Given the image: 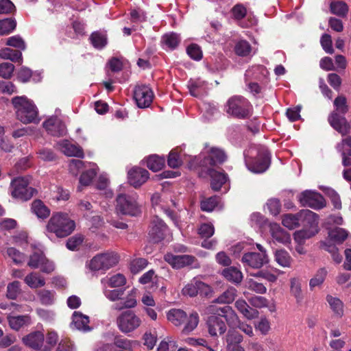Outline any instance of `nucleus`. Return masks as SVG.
Here are the masks:
<instances>
[{
	"label": "nucleus",
	"mask_w": 351,
	"mask_h": 351,
	"mask_svg": "<svg viewBox=\"0 0 351 351\" xmlns=\"http://www.w3.org/2000/svg\"><path fill=\"white\" fill-rule=\"evenodd\" d=\"M227 158L223 149L210 146L209 143H206L199 156L191 159L188 163V167L191 170H197L198 168H202L203 171L208 170L218 165H222L226 161Z\"/></svg>",
	"instance_id": "f257e3e1"
},
{
	"label": "nucleus",
	"mask_w": 351,
	"mask_h": 351,
	"mask_svg": "<svg viewBox=\"0 0 351 351\" xmlns=\"http://www.w3.org/2000/svg\"><path fill=\"white\" fill-rule=\"evenodd\" d=\"M17 119L23 123H38V110L34 104L25 96H16L12 99Z\"/></svg>",
	"instance_id": "f03ea898"
},
{
	"label": "nucleus",
	"mask_w": 351,
	"mask_h": 351,
	"mask_svg": "<svg viewBox=\"0 0 351 351\" xmlns=\"http://www.w3.org/2000/svg\"><path fill=\"white\" fill-rule=\"evenodd\" d=\"M224 111L234 119H246L251 117L252 108L247 99L241 95H234L226 101Z\"/></svg>",
	"instance_id": "7ed1b4c3"
},
{
	"label": "nucleus",
	"mask_w": 351,
	"mask_h": 351,
	"mask_svg": "<svg viewBox=\"0 0 351 351\" xmlns=\"http://www.w3.org/2000/svg\"><path fill=\"white\" fill-rule=\"evenodd\" d=\"M75 223L67 214L57 213L52 215L47 225L49 232L54 233L57 237H66L75 230Z\"/></svg>",
	"instance_id": "20e7f679"
},
{
	"label": "nucleus",
	"mask_w": 351,
	"mask_h": 351,
	"mask_svg": "<svg viewBox=\"0 0 351 351\" xmlns=\"http://www.w3.org/2000/svg\"><path fill=\"white\" fill-rule=\"evenodd\" d=\"M167 319L173 325L180 326L185 323L182 330L183 335H188L198 325L199 315L197 313L193 312L187 316L186 313L181 309H171L167 314Z\"/></svg>",
	"instance_id": "39448f33"
},
{
	"label": "nucleus",
	"mask_w": 351,
	"mask_h": 351,
	"mask_svg": "<svg viewBox=\"0 0 351 351\" xmlns=\"http://www.w3.org/2000/svg\"><path fill=\"white\" fill-rule=\"evenodd\" d=\"M136 199V195L120 193L116 197V210L124 215L138 216L141 210Z\"/></svg>",
	"instance_id": "423d86ee"
},
{
	"label": "nucleus",
	"mask_w": 351,
	"mask_h": 351,
	"mask_svg": "<svg viewBox=\"0 0 351 351\" xmlns=\"http://www.w3.org/2000/svg\"><path fill=\"white\" fill-rule=\"evenodd\" d=\"M29 180L27 178L17 177L11 182V194L13 197L22 201H27L37 193V190L28 186Z\"/></svg>",
	"instance_id": "0eeeda50"
},
{
	"label": "nucleus",
	"mask_w": 351,
	"mask_h": 351,
	"mask_svg": "<svg viewBox=\"0 0 351 351\" xmlns=\"http://www.w3.org/2000/svg\"><path fill=\"white\" fill-rule=\"evenodd\" d=\"M119 261V256L112 251L95 256L90 261L89 267L93 271L108 270L115 266Z\"/></svg>",
	"instance_id": "6e6552de"
},
{
	"label": "nucleus",
	"mask_w": 351,
	"mask_h": 351,
	"mask_svg": "<svg viewBox=\"0 0 351 351\" xmlns=\"http://www.w3.org/2000/svg\"><path fill=\"white\" fill-rule=\"evenodd\" d=\"M116 322L120 331L123 333H129L138 328L142 322L134 311H126L117 317Z\"/></svg>",
	"instance_id": "1a4fd4ad"
},
{
	"label": "nucleus",
	"mask_w": 351,
	"mask_h": 351,
	"mask_svg": "<svg viewBox=\"0 0 351 351\" xmlns=\"http://www.w3.org/2000/svg\"><path fill=\"white\" fill-rule=\"evenodd\" d=\"M27 265L32 269L39 268L42 272L47 274L51 273L55 269L53 263L49 261L44 252L38 248H35L30 254Z\"/></svg>",
	"instance_id": "9d476101"
},
{
	"label": "nucleus",
	"mask_w": 351,
	"mask_h": 351,
	"mask_svg": "<svg viewBox=\"0 0 351 351\" xmlns=\"http://www.w3.org/2000/svg\"><path fill=\"white\" fill-rule=\"evenodd\" d=\"M298 199L302 206L310 207L315 210L322 209L326 205V200L322 194L310 190L302 192L298 196Z\"/></svg>",
	"instance_id": "9b49d317"
},
{
	"label": "nucleus",
	"mask_w": 351,
	"mask_h": 351,
	"mask_svg": "<svg viewBox=\"0 0 351 351\" xmlns=\"http://www.w3.org/2000/svg\"><path fill=\"white\" fill-rule=\"evenodd\" d=\"M134 99L139 108H146L152 104L154 94L152 88L145 84H138L134 87Z\"/></svg>",
	"instance_id": "f8f14e48"
},
{
	"label": "nucleus",
	"mask_w": 351,
	"mask_h": 351,
	"mask_svg": "<svg viewBox=\"0 0 351 351\" xmlns=\"http://www.w3.org/2000/svg\"><path fill=\"white\" fill-rule=\"evenodd\" d=\"M168 227L165 223L157 216L154 217L149 225V242L158 243L166 237Z\"/></svg>",
	"instance_id": "ddd939ff"
},
{
	"label": "nucleus",
	"mask_w": 351,
	"mask_h": 351,
	"mask_svg": "<svg viewBox=\"0 0 351 351\" xmlns=\"http://www.w3.org/2000/svg\"><path fill=\"white\" fill-rule=\"evenodd\" d=\"M330 125L342 136H346L350 133L351 125L343 114L333 111L328 117Z\"/></svg>",
	"instance_id": "4468645a"
},
{
	"label": "nucleus",
	"mask_w": 351,
	"mask_h": 351,
	"mask_svg": "<svg viewBox=\"0 0 351 351\" xmlns=\"http://www.w3.org/2000/svg\"><path fill=\"white\" fill-rule=\"evenodd\" d=\"M164 259L175 269L192 265L197 261V258L192 255H174L171 253L166 254Z\"/></svg>",
	"instance_id": "2eb2a0df"
},
{
	"label": "nucleus",
	"mask_w": 351,
	"mask_h": 351,
	"mask_svg": "<svg viewBox=\"0 0 351 351\" xmlns=\"http://www.w3.org/2000/svg\"><path fill=\"white\" fill-rule=\"evenodd\" d=\"M43 127L52 136H63L66 133V128L64 122L57 117H52L43 123Z\"/></svg>",
	"instance_id": "dca6fc26"
},
{
	"label": "nucleus",
	"mask_w": 351,
	"mask_h": 351,
	"mask_svg": "<svg viewBox=\"0 0 351 351\" xmlns=\"http://www.w3.org/2000/svg\"><path fill=\"white\" fill-rule=\"evenodd\" d=\"M149 173L145 169L134 167L128 173V182L134 188L140 187L148 180Z\"/></svg>",
	"instance_id": "f3484780"
},
{
	"label": "nucleus",
	"mask_w": 351,
	"mask_h": 351,
	"mask_svg": "<svg viewBox=\"0 0 351 351\" xmlns=\"http://www.w3.org/2000/svg\"><path fill=\"white\" fill-rule=\"evenodd\" d=\"M242 262L245 265L258 269L268 262V258L264 253L247 252L243 256Z\"/></svg>",
	"instance_id": "a211bd4d"
},
{
	"label": "nucleus",
	"mask_w": 351,
	"mask_h": 351,
	"mask_svg": "<svg viewBox=\"0 0 351 351\" xmlns=\"http://www.w3.org/2000/svg\"><path fill=\"white\" fill-rule=\"evenodd\" d=\"M271 158L268 152L260 153L256 159L249 165V169L256 173L265 172L270 166Z\"/></svg>",
	"instance_id": "6ab92c4d"
},
{
	"label": "nucleus",
	"mask_w": 351,
	"mask_h": 351,
	"mask_svg": "<svg viewBox=\"0 0 351 351\" xmlns=\"http://www.w3.org/2000/svg\"><path fill=\"white\" fill-rule=\"evenodd\" d=\"M208 332L211 336L223 334L226 330L224 322L217 316L210 315L206 321Z\"/></svg>",
	"instance_id": "aec40b11"
},
{
	"label": "nucleus",
	"mask_w": 351,
	"mask_h": 351,
	"mask_svg": "<svg viewBox=\"0 0 351 351\" xmlns=\"http://www.w3.org/2000/svg\"><path fill=\"white\" fill-rule=\"evenodd\" d=\"M204 171L210 176V187L213 191H219L227 181L228 175L224 172H219L214 169H208V170H204Z\"/></svg>",
	"instance_id": "412c9836"
},
{
	"label": "nucleus",
	"mask_w": 351,
	"mask_h": 351,
	"mask_svg": "<svg viewBox=\"0 0 351 351\" xmlns=\"http://www.w3.org/2000/svg\"><path fill=\"white\" fill-rule=\"evenodd\" d=\"M22 341L25 346L38 350L43 344L44 335L40 331L32 332L23 337Z\"/></svg>",
	"instance_id": "4be33fe9"
},
{
	"label": "nucleus",
	"mask_w": 351,
	"mask_h": 351,
	"mask_svg": "<svg viewBox=\"0 0 351 351\" xmlns=\"http://www.w3.org/2000/svg\"><path fill=\"white\" fill-rule=\"evenodd\" d=\"M232 14L233 19L237 22L238 25L243 27L247 28L253 25L252 20L248 19L247 22L243 21V19L247 15V10L241 4H237L232 8Z\"/></svg>",
	"instance_id": "5701e85b"
},
{
	"label": "nucleus",
	"mask_w": 351,
	"mask_h": 351,
	"mask_svg": "<svg viewBox=\"0 0 351 351\" xmlns=\"http://www.w3.org/2000/svg\"><path fill=\"white\" fill-rule=\"evenodd\" d=\"M71 327L79 330L87 331L90 330L88 326L89 317L79 311H75L72 316Z\"/></svg>",
	"instance_id": "b1692460"
},
{
	"label": "nucleus",
	"mask_w": 351,
	"mask_h": 351,
	"mask_svg": "<svg viewBox=\"0 0 351 351\" xmlns=\"http://www.w3.org/2000/svg\"><path fill=\"white\" fill-rule=\"evenodd\" d=\"M235 307L248 319H255L258 317V311L250 307L243 300H238L235 302Z\"/></svg>",
	"instance_id": "393cba45"
},
{
	"label": "nucleus",
	"mask_w": 351,
	"mask_h": 351,
	"mask_svg": "<svg viewBox=\"0 0 351 351\" xmlns=\"http://www.w3.org/2000/svg\"><path fill=\"white\" fill-rule=\"evenodd\" d=\"M271 234L272 238L280 243L287 244L290 242L289 234L279 225L275 223L271 226Z\"/></svg>",
	"instance_id": "a878e982"
},
{
	"label": "nucleus",
	"mask_w": 351,
	"mask_h": 351,
	"mask_svg": "<svg viewBox=\"0 0 351 351\" xmlns=\"http://www.w3.org/2000/svg\"><path fill=\"white\" fill-rule=\"evenodd\" d=\"M145 160L147 168L154 172L161 170L165 165V158L156 154L150 155Z\"/></svg>",
	"instance_id": "bb28decb"
},
{
	"label": "nucleus",
	"mask_w": 351,
	"mask_h": 351,
	"mask_svg": "<svg viewBox=\"0 0 351 351\" xmlns=\"http://www.w3.org/2000/svg\"><path fill=\"white\" fill-rule=\"evenodd\" d=\"M89 40L94 48L101 50L108 44L107 34L99 31L93 32L89 37Z\"/></svg>",
	"instance_id": "cd10ccee"
},
{
	"label": "nucleus",
	"mask_w": 351,
	"mask_h": 351,
	"mask_svg": "<svg viewBox=\"0 0 351 351\" xmlns=\"http://www.w3.org/2000/svg\"><path fill=\"white\" fill-rule=\"evenodd\" d=\"M0 58L5 60H10L13 62L21 64L23 56L20 50L10 48H3L0 50Z\"/></svg>",
	"instance_id": "c85d7f7f"
},
{
	"label": "nucleus",
	"mask_w": 351,
	"mask_h": 351,
	"mask_svg": "<svg viewBox=\"0 0 351 351\" xmlns=\"http://www.w3.org/2000/svg\"><path fill=\"white\" fill-rule=\"evenodd\" d=\"M31 210L38 218L46 219L50 215L49 208L40 199H35L32 203Z\"/></svg>",
	"instance_id": "c756f323"
},
{
	"label": "nucleus",
	"mask_w": 351,
	"mask_h": 351,
	"mask_svg": "<svg viewBox=\"0 0 351 351\" xmlns=\"http://www.w3.org/2000/svg\"><path fill=\"white\" fill-rule=\"evenodd\" d=\"M9 326L14 330H19L24 326L29 325L31 319L28 315H18L8 317Z\"/></svg>",
	"instance_id": "7c9ffc66"
},
{
	"label": "nucleus",
	"mask_w": 351,
	"mask_h": 351,
	"mask_svg": "<svg viewBox=\"0 0 351 351\" xmlns=\"http://www.w3.org/2000/svg\"><path fill=\"white\" fill-rule=\"evenodd\" d=\"M330 12L339 17L347 16L349 10L348 5L343 1H332L330 4Z\"/></svg>",
	"instance_id": "2f4dec72"
},
{
	"label": "nucleus",
	"mask_w": 351,
	"mask_h": 351,
	"mask_svg": "<svg viewBox=\"0 0 351 351\" xmlns=\"http://www.w3.org/2000/svg\"><path fill=\"white\" fill-rule=\"evenodd\" d=\"M222 274L226 280L234 283H239L243 278L241 271L235 267H229L224 269Z\"/></svg>",
	"instance_id": "473e14b6"
},
{
	"label": "nucleus",
	"mask_w": 351,
	"mask_h": 351,
	"mask_svg": "<svg viewBox=\"0 0 351 351\" xmlns=\"http://www.w3.org/2000/svg\"><path fill=\"white\" fill-rule=\"evenodd\" d=\"M181 41L179 34L175 32H170L162 36L161 43L171 50L175 49Z\"/></svg>",
	"instance_id": "72a5a7b5"
},
{
	"label": "nucleus",
	"mask_w": 351,
	"mask_h": 351,
	"mask_svg": "<svg viewBox=\"0 0 351 351\" xmlns=\"http://www.w3.org/2000/svg\"><path fill=\"white\" fill-rule=\"evenodd\" d=\"M221 198L218 195H213L204 198L200 202V208L202 211L212 212L218 206Z\"/></svg>",
	"instance_id": "f704fd0d"
},
{
	"label": "nucleus",
	"mask_w": 351,
	"mask_h": 351,
	"mask_svg": "<svg viewBox=\"0 0 351 351\" xmlns=\"http://www.w3.org/2000/svg\"><path fill=\"white\" fill-rule=\"evenodd\" d=\"M326 301L335 315L339 317L343 316V304L339 298L328 295L326 297Z\"/></svg>",
	"instance_id": "c9c22d12"
},
{
	"label": "nucleus",
	"mask_w": 351,
	"mask_h": 351,
	"mask_svg": "<svg viewBox=\"0 0 351 351\" xmlns=\"http://www.w3.org/2000/svg\"><path fill=\"white\" fill-rule=\"evenodd\" d=\"M348 236V231L341 228L336 227L328 231V237L330 240L339 244L342 243Z\"/></svg>",
	"instance_id": "e433bc0d"
},
{
	"label": "nucleus",
	"mask_w": 351,
	"mask_h": 351,
	"mask_svg": "<svg viewBox=\"0 0 351 351\" xmlns=\"http://www.w3.org/2000/svg\"><path fill=\"white\" fill-rule=\"evenodd\" d=\"M252 51L251 45L245 40H240L235 43L234 51L238 56L246 57Z\"/></svg>",
	"instance_id": "4c0bfd02"
},
{
	"label": "nucleus",
	"mask_w": 351,
	"mask_h": 351,
	"mask_svg": "<svg viewBox=\"0 0 351 351\" xmlns=\"http://www.w3.org/2000/svg\"><path fill=\"white\" fill-rule=\"evenodd\" d=\"M243 341L242 335L234 329L229 330L226 335L227 348L236 346H241L240 343Z\"/></svg>",
	"instance_id": "58836bf2"
},
{
	"label": "nucleus",
	"mask_w": 351,
	"mask_h": 351,
	"mask_svg": "<svg viewBox=\"0 0 351 351\" xmlns=\"http://www.w3.org/2000/svg\"><path fill=\"white\" fill-rule=\"evenodd\" d=\"M16 27V21L14 19L7 18L0 20V36L8 35L12 32Z\"/></svg>",
	"instance_id": "ea45409f"
},
{
	"label": "nucleus",
	"mask_w": 351,
	"mask_h": 351,
	"mask_svg": "<svg viewBox=\"0 0 351 351\" xmlns=\"http://www.w3.org/2000/svg\"><path fill=\"white\" fill-rule=\"evenodd\" d=\"M110 288H112V289H105L104 291L107 298H108L111 301L123 299L125 289L120 287H119L118 288H117V287H110Z\"/></svg>",
	"instance_id": "a19ab883"
},
{
	"label": "nucleus",
	"mask_w": 351,
	"mask_h": 351,
	"mask_svg": "<svg viewBox=\"0 0 351 351\" xmlns=\"http://www.w3.org/2000/svg\"><path fill=\"white\" fill-rule=\"evenodd\" d=\"M96 171L93 169L84 171L80 177L79 181L80 186L77 187V191H82V186H88L92 182L93 178L96 176Z\"/></svg>",
	"instance_id": "79ce46f5"
},
{
	"label": "nucleus",
	"mask_w": 351,
	"mask_h": 351,
	"mask_svg": "<svg viewBox=\"0 0 351 351\" xmlns=\"http://www.w3.org/2000/svg\"><path fill=\"white\" fill-rule=\"evenodd\" d=\"M223 317H225L227 324L230 328H237L240 324L238 315L229 306L226 308V311Z\"/></svg>",
	"instance_id": "37998d69"
},
{
	"label": "nucleus",
	"mask_w": 351,
	"mask_h": 351,
	"mask_svg": "<svg viewBox=\"0 0 351 351\" xmlns=\"http://www.w3.org/2000/svg\"><path fill=\"white\" fill-rule=\"evenodd\" d=\"M298 215L300 216V219H303L304 221H306L311 226L318 223V215L310 210H302L300 213H298Z\"/></svg>",
	"instance_id": "c03bdc74"
},
{
	"label": "nucleus",
	"mask_w": 351,
	"mask_h": 351,
	"mask_svg": "<svg viewBox=\"0 0 351 351\" xmlns=\"http://www.w3.org/2000/svg\"><path fill=\"white\" fill-rule=\"evenodd\" d=\"M300 219L298 213L297 215L286 214L282 217V223L284 226L292 230L299 226Z\"/></svg>",
	"instance_id": "a18cd8bd"
},
{
	"label": "nucleus",
	"mask_w": 351,
	"mask_h": 351,
	"mask_svg": "<svg viewBox=\"0 0 351 351\" xmlns=\"http://www.w3.org/2000/svg\"><path fill=\"white\" fill-rule=\"evenodd\" d=\"M64 154L69 156L84 158V154L83 149L77 145L66 143L64 146Z\"/></svg>",
	"instance_id": "49530a36"
},
{
	"label": "nucleus",
	"mask_w": 351,
	"mask_h": 351,
	"mask_svg": "<svg viewBox=\"0 0 351 351\" xmlns=\"http://www.w3.org/2000/svg\"><path fill=\"white\" fill-rule=\"evenodd\" d=\"M236 290L234 288H230L226 291L223 292L220 296L216 298L213 303L220 304H229L231 303L235 298Z\"/></svg>",
	"instance_id": "de8ad7c7"
},
{
	"label": "nucleus",
	"mask_w": 351,
	"mask_h": 351,
	"mask_svg": "<svg viewBox=\"0 0 351 351\" xmlns=\"http://www.w3.org/2000/svg\"><path fill=\"white\" fill-rule=\"evenodd\" d=\"M276 262L282 267H289L291 258L285 250H277L275 253Z\"/></svg>",
	"instance_id": "09e8293b"
},
{
	"label": "nucleus",
	"mask_w": 351,
	"mask_h": 351,
	"mask_svg": "<svg viewBox=\"0 0 351 351\" xmlns=\"http://www.w3.org/2000/svg\"><path fill=\"white\" fill-rule=\"evenodd\" d=\"M167 162L168 166L173 169L178 168L182 164L180 154L176 149H172L169 152Z\"/></svg>",
	"instance_id": "8fccbe9b"
},
{
	"label": "nucleus",
	"mask_w": 351,
	"mask_h": 351,
	"mask_svg": "<svg viewBox=\"0 0 351 351\" xmlns=\"http://www.w3.org/2000/svg\"><path fill=\"white\" fill-rule=\"evenodd\" d=\"M136 342L125 338L117 337L114 340V345L125 351H132L133 347Z\"/></svg>",
	"instance_id": "3c124183"
},
{
	"label": "nucleus",
	"mask_w": 351,
	"mask_h": 351,
	"mask_svg": "<svg viewBox=\"0 0 351 351\" xmlns=\"http://www.w3.org/2000/svg\"><path fill=\"white\" fill-rule=\"evenodd\" d=\"M335 112L340 114H346L348 111V106L347 105V99L346 97L341 95L335 98L334 101Z\"/></svg>",
	"instance_id": "603ef678"
},
{
	"label": "nucleus",
	"mask_w": 351,
	"mask_h": 351,
	"mask_svg": "<svg viewBox=\"0 0 351 351\" xmlns=\"http://www.w3.org/2000/svg\"><path fill=\"white\" fill-rule=\"evenodd\" d=\"M7 254L8 256L12 259L13 262L17 265L22 264L25 262V254L21 252L14 247H8L7 249Z\"/></svg>",
	"instance_id": "864d4df0"
},
{
	"label": "nucleus",
	"mask_w": 351,
	"mask_h": 351,
	"mask_svg": "<svg viewBox=\"0 0 351 351\" xmlns=\"http://www.w3.org/2000/svg\"><path fill=\"white\" fill-rule=\"evenodd\" d=\"M6 45L13 47L18 50L24 51L26 49V45L24 40L19 36L15 35L9 37L6 41Z\"/></svg>",
	"instance_id": "5fc2aeb1"
},
{
	"label": "nucleus",
	"mask_w": 351,
	"mask_h": 351,
	"mask_svg": "<svg viewBox=\"0 0 351 351\" xmlns=\"http://www.w3.org/2000/svg\"><path fill=\"white\" fill-rule=\"evenodd\" d=\"M27 285H45V279L38 272H32L25 278Z\"/></svg>",
	"instance_id": "6e6d98bb"
},
{
	"label": "nucleus",
	"mask_w": 351,
	"mask_h": 351,
	"mask_svg": "<svg viewBox=\"0 0 351 351\" xmlns=\"http://www.w3.org/2000/svg\"><path fill=\"white\" fill-rule=\"evenodd\" d=\"M215 233V228L210 223H204L198 228V234L202 238L209 239Z\"/></svg>",
	"instance_id": "4d7b16f0"
},
{
	"label": "nucleus",
	"mask_w": 351,
	"mask_h": 351,
	"mask_svg": "<svg viewBox=\"0 0 351 351\" xmlns=\"http://www.w3.org/2000/svg\"><path fill=\"white\" fill-rule=\"evenodd\" d=\"M186 53L189 57L196 61L202 58V51L197 44H191L186 48Z\"/></svg>",
	"instance_id": "13d9d810"
},
{
	"label": "nucleus",
	"mask_w": 351,
	"mask_h": 351,
	"mask_svg": "<svg viewBox=\"0 0 351 351\" xmlns=\"http://www.w3.org/2000/svg\"><path fill=\"white\" fill-rule=\"evenodd\" d=\"M14 65L10 62L0 64V76L4 79H10L14 70Z\"/></svg>",
	"instance_id": "bf43d9fd"
},
{
	"label": "nucleus",
	"mask_w": 351,
	"mask_h": 351,
	"mask_svg": "<svg viewBox=\"0 0 351 351\" xmlns=\"http://www.w3.org/2000/svg\"><path fill=\"white\" fill-rule=\"evenodd\" d=\"M336 148L339 152L348 154L351 156V136L343 138Z\"/></svg>",
	"instance_id": "052dcab7"
},
{
	"label": "nucleus",
	"mask_w": 351,
	"mask_h": 351,
	"mask_svg": "<svg viewBox=\"0 0 351 351\" xmlns=\"http://www.w3.org/2000/svg\"><path fill=\"white\" fill-rule=\"evenodd\" d=\"M328 274V271L325 268L319 269L314 277L311 279L309 285H321Z\"/></svg>",
	"instance_id": "680f3d73"
},
{
	"label": "nucleus",
	"mask_w": 351,
	"mask_h": 351,
	"mask_svg": "<svg viewBox=\"0 0 351 351\" xmlns=\"http://www.w3.org/2000/svg\"><path fill=\"white\" fill-rule=\"evenodd\" d=\"M101 282L102 283L106 282L108 283V285H125L126 278L123 274H117L110 278H107V279H104Z\"/></svg>",
	"instance_id": "e2e57ef3"
},
{
	"label": "nucleus",
	"mask_w": 351,
	"mask_h": 351,
	"mask_svg": "<svg viewBox=\"0 0 351 351\" xmlns=\"http://www.w3.org/2000/svg\"><path fill=\"white\" fill-rule=\"evenodd\" d=\"M228 306H224L223 307L217 306V305L213 304L209 305L205 308V313L208 314L210 315L214 316H220L223 317V315L225 313V311H226V308H228Z\"/></svg>",
	"instance_id": "0e129e2a"
},
{
	"label": "nucleus",
	"mask_w": 351,
	"mask_h": 351,
	"mask_svg": "<svg viewBox=\"0 0 351 351\" xmlns=\"http://www.w3.org/2000/svg\"><path fill=\"white\" fill-rule=\"evenodd\" d=\"M320 43L324 50L330 54L334 53L332 48V42L330 35L328 34H324L321 37Z\"/></svg>",
	"instance_id": "69168bd1"
},
{
	"label": "nucleus",
	"mask_w": 351,
	"mask_h": 351,
	"mask_svg": "<svg viewBox=\"0 0 351 351\" xmlns=\"http://www.w3.org/2000/svg\"><path fill=\"white\" fill-rule=\"evenodd\" d=\"M267 207L272 215L276 216L280 212L281 204L278 199H271L268 200Z\"/></svg>",
	"instance_id": "338daca9"
},
{
	"label": "nucleus",
	"mask_w": 351,
	"mask_h": 351,
	"mask_svg": "<svg viewBox=\"0 0 351 351\" xmlns=\"http://www.w3.org/2000/svg\"><path fill=\"white\" fill-rule=\"evenodd\" d=\"M248 301L252 306L259 308L266 307L268 304L267 300L263 296H252L248 298Z\"/></svg>",
	"instance_id": "774afa93"
}]
</instances>
